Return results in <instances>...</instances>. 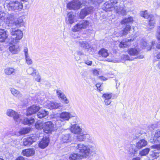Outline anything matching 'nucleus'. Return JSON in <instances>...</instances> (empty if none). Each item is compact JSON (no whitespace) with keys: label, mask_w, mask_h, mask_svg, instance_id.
Listing matches in <instances>:
<instances>
[{"label":"nucleus","mask_w":160,"mask_h":160,"mask_svg":"<svg viewBox=\"0 0 160 160\" xmlns=\"http://www.w3.org/2000/svg\"><path fill=\"white\" fill-rule=\"evenodd\" d=\"M83 158V157L79 153H73L70 155L69 159L70 160H80Z\"/></svg>","instance_id":"27"},{"label":"nucleus","mask_w":160,"mask_h":160,"mask_svg":"<svg viewBox=\"0 0 160 160\" xmlns=\"http://www.w3.org/2000/svg\"><path fill=\"white\" fill-rule=\"evenodd\" d=\"M101 79L103 80H107V78H106L105 77H101Z\"/></svg>","instance_id":"64"},{"label":"nucleus","mask_w":160,"mask_h":160,"mask_svg":"<svg viewBox=\"0 0 160 160\" xmlns=\"http://www.w3.org/2000/svg\"><path fill=\"white\" fill-rule=\"evenodd\" d=\"M4 72L8 75H14L16 73V70L13 68L8 67L4 69Z\"/></svg>","instance_id":"33"},{"label":"nucleus","mask_w":160,"mask_h":160,"mask_svg":"<svg viewBox=\"0 0 160 160\" xmlns=\"http://www.w3.org/2000/svg\"><path fill=\"white\" fill-rule=\"evenodd\" d=\"M86 139L90 143H93L94 142L93 139L88 134H83L77 136V140L80 142L84 141Z\"/></svg>","instance_id":"14"},{"label":"nucleus","mask_w":160,"mask_h":160,"mask_svg":"<svg viewBox=\"0 0 160 160\" xmlns=\"http://www.w3.org/2000/svg\"><path fill=\"white\" fill-rule=\"evenodd\" d=\"M127 52L129 54L132 56L138 55L139 53V51L136 48H129L127 50Z\"/></svg>","instance_id":"31"},{"label":"nucleus","mask_w":160,"mask_h":160,"mask_svg":"<svg viewBox=\"0 0 160 160\" xmlns=\"http://www.w3.org/2000/svg\"><path fill=\"white\" fill-rule=\"evenodd\" d=\"M20 122L24 125H30L33 124L35 122L34 119L32 117L24 118L22 116Z\"/></svg>","instance_id":"18"},{"label":"nucleus","mask_w":160,"mask_h":160,"mask_svg":"<svg viewBox=\"0 0 160 160\" xmlns=\"http://www.w3.org/2000/svg\"><path fill=\"white\" fill-rule=\"evenodd\" d=\"M143 58V56L142 55H140L139 56H138L137 57V58L140 59L142 58Z\"/></svg>","instance_id":"61"},{"label":"nucleus","mask_w":160,"mask_h":160,"mask_svg":"<svg viewBox=\"0 0 160 160\" xmlns=\"http://www.w3.org/2000/svg\"><path fill=\"white\" fill-rule=\"evenodd\" d=\"M91 1L95 4L101 3L103 0H91Z\"/></svg>","instance_id":"52"},{"label":"nucleus","mask_w":160,"mask_h":160,"mask_svg":"<svg viewBox=\"0 0 160 160\" xmlns=\"http://www.w3.org/2000/svg\"><path fill=\"white\" fill-rule=\"evenodd\" d=\"M133 40H134V39L133 40L132 39H126L122 41L119 44L120 48H123L130 46V44L129 43V42H131V41H133Z\"/></svg>","instance_id":"26"},{"label":"nucleus","mask_w":160,"mask_h":160,"mask_svg":"<svg viewBox=\"0 0 160 160\" xmlns=\"http://www.w3.org/2000/svg\"><path fill=\"white\" fill-rule=\"evenodd\" d=\"M153 140L156 141L157 140L158 141H160V130L157 131L156 132Z\"/></svg>","instance_id":"43"},{"label":"nucleus","mask_w":160,"mask_h":160,"mask_svg":"<svg viewBox=\"0 0 160 160\" xmlns=\"http://www.w3.org/2000/svg\"><path fill=\"white\" fill-rule=\"evenodd\" d=\"M44 126V123L42 121H38L36 122L35 124V128L38 130H41L43 129Z\"/></svg>","instance_id":"35"},{"label":"nucleus","mask_w":160,"mask_h":160,"mask_svg":"<svg viewBox=\"0 0 160 160\" xmlns=\"http://www.w3.org/2000/svg\"><path fill=\"white\" fill-rule=\"evenodd\" d=\"M56 92L58 98L60 99H61L65 95L63 92L60 89L56 90Z\"/></svg>","instance_id":"42"},{"label":"nucleus","mask_w":160,"mask_h":160,"mask_svg":"<svg viewBox=\"0 0 160 160\" xmlns=\"http://www.w3.org/2000/svg\"><path fill=\"white\" fill-rule=\"evenodd\" d=\"M26 63L28 65L32 63V60L29 56L25 57Z\"/></svg>","instance_id":"45"},{"label":"nucleus","mask_w":160,"mask_h":160,"mask_svg":"<svg viewBox=\"0 0 160 160\" xmlns=\"http://www.w3.org/2000/svg\"><path fill=\"white\" fill-rule=\"evenodd\" d=\"M8 8L9 10H20L23 8L22 4L20 0L10 1L8 3L6 2Z\"/></svg>","instance_id":"5"},{"label":"nucleus","mask_w":160,"mask_h":160,"mask_svg":"<svg viewBox=\"0 0 160 160\" xmlns=\"http://www.w3.org/2000/svg\"><path fill=\"white\" fill-rule=\"evenodd\" d=\"M27 72L28 74L32 75L33 76H34L37 73L36 70L32 68H29L27 70Z\"/></svg>","instance_id":"40"},{"label":"nucleus","mask_w":160,"mask_h":160,"mask_svg":"<svg viewBox=\"0 0 160 160\" xmlns=\"http://www.w3.org/2000/svg\"><path fill=\"white\" fill-rule=\"evenodd\" d=\"M92 73L94 75L98 76L99 75V71L97 69H94L93 70Z\"/></svg>","instance_id":"54"},{"label":"nucleus","mask_w":160,"mask_h":160,"mask_svg":"<svg viewBox=\"0 0 160 160\" xmlns=\"http://www.w3.org/2000/svg\"><path fill=\"white\" fill-rule=\"evenodd\" d=\"M150 151L149 148H146L140 151L139 154L142 156H146L148 154Z\"/></svg>","instance_id":"41"},{"label":"nucleus","mask_w":160,"mask_h":160,"mask_svg":"<svg viewBox=\"0 0 160 160\" xmlns=\"http://www.w3.org/2000/svg\"><path fill=\"white\" fill-rule=\"evenodd\" d=\"M157 48L160 49V42L157 45Z\"/></svg>","instance_id":"63"},{"label":"nucleus","mask_w":160,"mask_h":160,"mask_svg":"<svg viewBox=\"0 0 160 160\" xmlns=\"http://www.w3.org/2000/svg\"><path fill=\"white\" fill-rule=\"evenodd\" d=\"M72 146L76 147L80 154L84 158H87L89 154L95 151L96 146L94 142L88 144L82 143L72 144Z\"/></svg>","instance_id":"3"},{"label":"nucleus","mask_w":160,"mask_h":160,"mask_svg":"<svg viewBox=\"0 0 160 160\" xmlns=\"http://www.w3.org/2000/svg\"><path fill=\"white\" fill-rule=\"evenodd\" d=\"M10 34L12 35L13 39V42L16 43L18 42L22 38V31L18 28H12L10 30Z\"/></svg>","instance_id":"4"},{"label":"nucleus","mask_w":160,"mask_h":160,"mask_svg":"<svg viewBox=\"0 0 160 160\" xmlns=\"http://www.w3.org/2000/svg\"><path fill=\"white\" fill-rule=\"evenodd\" d=\"M140 15L144 18L149 19L148 24L151 29L154 28L155 24L154 18L152 14H148L147 11H141Z\"/></svg>","instance_id":"6"},{"label":"nucleus","mask_w":160,"mask_h":160,"mask_svg":"<svg viewBox=\"0 0 160 160\" xmlns=\"http://www.w3.org/2000/svg\"><path fill=\"white\" fill-rule=\"evenodd\" d=\"M157 67L158 69L160 70V60L158 62L157 65Z\"/></svg>","instance_id":"59"},{"label":"nucleus","mask_w":160,"mask_h":160,"mask_svg":"<svg viewBox=\"0 0 160 160\" xmlns=\"http://www.w3.org/2000/svg\"><path fill=\"white\" fill-rule=\"evenodd\" d=\"M35 75H36V76H34L35 80L37 82H40L41 80L40 76L37 73Z\"/></svg>","instance_id":"48"},{"label":"nucleus","mask_w":160,"mask_h":160,"mask_svg":"<svg viewBox=\"0 0 160 160\" xmlns=\"http://www.w3.org/2000/svg\"><path fill=\"white\" fill-rule=\"evenodd\" d=\"M132 160H140V158L139 157H137L136 158H133Z\"/></svg>","instance_id":"60"},{"label":"nucleus","mask_w":160,"mask_h":160,"mask_svg":"<svg viewBox=\"0 0 160 160\" xmlns=\"http://www.w3.org/2000/svg\"><path fill=\"white\" fill-rule=\"evenodd\" d=\"M93 11V8L92 7L85 8L81 10L79 17L81 18H83L87 15L92 13Z\"/></svg>","instance_id":"16"},{"label":"nucleus","mask_w":160,"mask_h":160,"mask_svg":"<svg viewBox=\"0 0 160 160\" xmlns=\"http://www.w3.org/2000/svg\"><path fill=\"white\" fill-rule=\"evenodd\" d=\"M10 91L14 97L19 98L22 97V93L18 90L14 88H10Z\"/></svg>","instance_id":"25"},{"label":"nucleus","mask_w":160,"mask_h":160,"mask_svg":"<svg viewBox=\"0 0 160 160\" xmlns=\"http://www.w3.org/2000/svg\"><path fill=\"white\" fill-rule=\"evenodd\" d=\"M80 46L82 48L88 50L89 48V45L86 42L81 41L79 42Z\"/></svg>","instance_id":"37"},{"label":"nucleus","mask_w":160,"mask_h":160,"mask_svg":"<svg viewBox=\"0 0 160 160\" xmlns=\"http://www.w3.org/2000/svg\"><path fill=\"white\" fill-rule=\"evenodd\" d=\"M156 57L158 59H160V52L157 54Z\"/></svg>","instance_id":"62"},{"label":"nucleus","mask_w":160,"mask_h":160,"mask_svg":"<svg viewBox=\"0 0 160 160\" xmlns=\"http://www.w3.org/2000/svg\"><path fill=\"white\" fill-rule=\"evenodd\" d=\"M35 152V151L33 149L30 148L23 150L22 153L23 156L29 157L34 155Z\"/></svg>","instance_id":"20"},{"label":"nucleus","mask_w":160,"mask_h":160,"mask_svg":"<svg viewBox=\"0 0 160 160\" xmlns=\"http://www.w3.org/2000/svg\"><path fill=\"white\" fill-rule=\"evenodd\" d=\"M99 55L104 58H107L109 55L108 50L105 48L101 49L99 52Z\"/></svg>","instance_id":"34"},{"label":"nucleus","mask_w":160,"mask_h":160,"mask_svg":"<svg viewBox=\"0 0 160 160\" xmlns=\"http://www.w3.org/2000/svg\"><path fill=\"white\" fill-rule=\"evenodd\" d=\"M103 8L106 11H110L114 10L117 13L122 15L126 14V10L123 6V0H111L105 3Z\"/></svg>","instance_id":"1"},{"label":"nucleus","mask_w":160,"mask_h":160,"mask_svg":"<svg viewBox=\"0 0 160 160\" xmlns=\"http://www.w3.org/2000/svg\"><path fill=\"white\" fill-rule=\"evenodd\" d=\"M68 17L66 18V22L67 24H72L74 22L75 16L72 12H69L68 14Z\"/></svg>","instance_id":"24"},{"label":"nucleus","mask_w":160,"mask_h":160,"mask_svg":"<svg viewBox=\"0 0 160 160\" xmlns=\"http://www.w3.org/2000/svg\"><path fill=\"white\" fill-rule=\"evenodd\" d=\"M133 21V18L131 17H128V18L124 19L121 22L122 24H126L132 22Z\"/></svg>","instance_id":"39"},{"label":"nucleus","mask_w":160,"mask_h":160,"mask_svg":"<svg viewBox=\"0 0 160 160\" xmlns=\"http://www.w3.org/2000/svg\"><path fill=\"white\" fill-rule=\"evenodd\" d=\"M101 85L102 84L99 83H97L96 85V86L97 87V88L100 91L102 90V89H101V88H100V87H101Z\"/></svg>","instance_id":"55"},{"label":"nucleus","mask_w":160,"mask_h":160,"mask_svg":"<svg viewBox=\"0 0 160 160\" xmlns=\"http://www.w3.org/2000/svg\"><path fill=\"white\" fill-rule=\"evenodd\" d=\"M30 131V128H24L20 129L19 133L21 135H24L28 133Z\"/></svg>","instance_id":"38"},{"label":"nucleus","mask_w":160,"mask_h":160,"mask_svg":"<svg viewBox=\"0 0 160 160\" xmlns=\"http://www.w3.org/2000/svg\"><path fill=\"white\" fill-rule=\"evenodd\" d=\"M0 21L10 26L14 24L17 27H21L23 26L24 24L22 17H20L15 20L13 14L5 13L1 11H0Z\"/></svg>","instance_id":"2"},{"label":"nucleus","mask_w":160,"mask_h":160,"mask_svg":"<svg viewBox=\"0 0 160 160\" xmlns=\"http://www.w3.org/2000/svg\"><path fill=\"white\" fill-rule=\"evenodd\" d=\"M106 61L108 62H111L114 63L118 62V60L114 59V58H112V57L111 58H108Z\"/></svg>","instance_id":"47"},{"label":"nucleus","mask_w":160,"mask_h":160,"mask_svg":"<svg viewBox=\"0 0 160 160\" xmlns=\"http://www.w3.org/2000/svg\"><path fill=\"white\" fill-rule=\"evenodd\" d=\"M156 36L158 39L160 40V27L158 28Z\"/></svg>","instance_id":"50"},{"label":"nucleus","mask_w":160,"mask_h":160,"mask_svg":"<svg viewBox=\"0 0 160 160\" xmlns=\"http://www.w3.org/2000/svg\"><path fill=\"white\" fill-rule=\"evenodd\" d=\"M76 114L73 112H68L66 111L62 112L59 114V118L61 121H68L70 118L74 117Z\"/></svg>","instance_id":"11"},{"label":"nucleus","mask_w":160,"mask_h":160,"mask_svg":"<svg viewBox=\"0 0 160 160\" xmlns=\"http://www.w3.org/2000/svg\"><path fill=\"white\" fill-rule=\"evenodd\" d=\"M131 29V26L129 25H127L124 29L122 30L117 33V36L121 37L124 35H127Z\"/></svg>","instance_id":"22"},{"label":"nucleus","mask_w":160,"mask_h":160,"mask_svg":"<svg viewBox=\"0 0 160 160\" xmlns=\"http://www.w3.org/2000/svg\"><path fill=\"white\" fill-rule=\"evenodd\" d=\"M134 146L133 145H130L128 149V152L130 154H134L136 152L135 149L134 148Z\"/></svg>","instance_id":"44"},{"label":"nucleus","mask_w":160,"mask_h":160,"mask_svg":"<svg viewBox=\"0 0 160 160\" xmlns=\"http://www.w3.org/2000/svg\"><path fill=\"white\" fill-rule=\"evenodd\" d=\"M147 144V142L144 139H142L138 141L136 144V147L139 149L145 146Z\"/></svg>","instance_id":"29"},{"label":"nucleus","mask_w":160,"mask_h":160,"mask_svg":"<svg viewBox=\"0 0 160 160\" xmlns=\"http://www.w3.org/2000/svg\"><path fill=\"white\" fill-rule=\"evenodd\" d=\"M61 99L62 100L64 103L68 104L69 103V100L67 98L65 95Z\"/></svg>","instance_id":"49"},{"label":"nucleus","mask_w":160,"mask_h":160,"mask_svg":"<svg viewBox=\"0 0 160 160\" xmlns=\"http://www.w3.org/2000/svg\"><path fill=\"white\" fill-rule=\"evenodd\" d=\"M70 129L71 132L74 133L79 134L82 132V129L77 124L72 125Z\"/></svg>","instance_id":"23"},{"label":"nucleus","mask_w":160,"mask_h":160,"mask_svg":"<svg viewBox=\"0 0 160 160\" xmlns=\"http://www.w3.org/2000/svg\"><path fill=\"white\" fill-rule=\"evenodd\" d=\"M49 139L48 137H43L39 144L40 148H44L47 147L49 142Z\"/></svg>","instance_id":"21"},{"label":"nucleus","mask_w":160,"mask_h":160,"mask_svg":"<svg viewBox=\"0 0 160 160\" xmlns=\"http://www.w3.org/2000/svg\"><path fill=\"white\" fill-rule=\"evenodd\" d=\"M23 52L25 57L29 56L28 53V50L27 47H25L24 48Z\"/></svg>","instance_id":"51"},{"label":"nucleus","mask_w":160,"mask_h":160,"mask_svg":"<svg viewBox=\"0 0 160 160\" xmlns=\"http://www.w3.org/2000/svg\"><path fill=\"white\" fill-rule=\"evenodd\" d=\"M151 147L152 148H155L158 150H160V144L152 146Z\"/></svg>","instance_id":"53"},{"label":"nucleus","mask_w":160,"mask_h":160,"mask_svg":"<svg viewBox=\"0 0 160 160\" xmlns=\"http://www.w3.org/2000/svg\"><path fill=\"white\" fill-rule=\"evenodd\" d=\"M154 6L156 8H158L160 6V3L158 2H154Z\"/></svg>","instance_id":"56"},{"label":"nucleus","mask_w":160,"mask_h":160,"mask_svg":"<svg viewBox=\"0 0 160 160\" xmlns=\"http://www.w3.org/2000/svg\"><path fill=\"white\" fill-rule=\"evenodd\" d=\"M121 62H123L126 60H130V58L128 55H123L121 57Z\"/></svg>","instance_id":"46"},{"label":"nucleus","mask_w":160,"mask_h":160,"mask_svg":"<svg viewBox=\"0 0 160 160\" xmlns=\"http://www.w3.org/2000/svg\"><path fill=\"white\" fill-rule=\"evenodd\" d=\"M15 160H25L24 158L23 157H19Z\"/></svg>","instance_id":"58"},{"label":"nucleus","mask_w":160,"mask_h":160,"mask_svg":"<svg viewBox=\"0 0 160 160\" xmlns=\"http://www.w3.org/2000/svg\"><path fill=\"white\" fill-rule=\"evenodd\" d=\"M48 114V112L43 110L39 112L37 114V116L38 118H42L45 117Z\"/></svg>","instance_id":"36"},{"label":"nucleus","mask_w":160,"mask_h":160,"mask_svg":"<svg viewBox=\"0 0 160 160\" xmlns=\"http://www.w3.org/2000/svg\"><path fill=\"white\" fill-rule=\"evenodd\" d=\"M115 95L111 92L104 93L102 95V98L106 105H110L112 102V99L114 98Z\"/></svg>","instance_id":"10"},{"label":"nucleus","mask_w":160,"mask_h":160,"mask_svg":"<svg viewBox=\"0 0 160 160\" xmlns=\"http://www.w3.org/2000/svg\"><path fill=\"white\" fill-rule=\"evenodd\" d=\"M54 124L51 122H47L44 123L43 131L46 133L51 132L53 130Z\"/></svg>","instance_id":"17"},{"label":"nucleus","mask_w":160,"mask_h":160,"mask_svg":"<svg viewBox=\"0 0 160 160\" xmlns=\"http://www.w3.org/2000/svg\"><path fill=\"white\" fill-rule=\"evenodd\" d=\"M60 103H57L53 101H47L45 103L44 106L50 109H57L62 107Z\"/></svg>","instance_id":"12"},{"label":"nucleus","mask_w":160,"mask_h":160,"mask_svg":"<svg viewBox=\"0 0 160 160\" xmlns=\"http://www.w3.org/2000/svg\"><path fill=\"white\" fill-rule=\"evenodd\" d=\"M6 114L9 117H13L15 121L18 123L20 122L22 117L14 110L12 109L7 110Z\"/></svg>","instance_id":"8"},{"label":"nucleus","mask_w":160,"mask_h":160,"mask_svg":"<svg viewBox=\"0 0 160 160\" xmlns=\"http://www.w3.org/2000/svg\"><path fill=\"white\" fill-rule=\"evenodd\" d=\"M9 50L12 53L16 54L20 51V48L18 45H13L9 47Z\"/></svg>","instance_id":"19"},{"label":"nucleus","mask_w":160,"mask_h":160,"mask_svg":"<svg viewBox=\"0 0 160 160\" xmlns=\"http://www.w3.org/2000/svg\"><path fill=\"white\" fill-rule=\"evenodd\" d=\"M155 43V41H152L150 42V45L149 44V46L147 45V42L143 40L141 43V45L142 46V48L144 49L146 48L147 50H149L151 49L152 46Z\"/></svg>","instance_id":"30"},{"label":"nucleus","mask_w":160,"mask_h":160,"mask_svg":"<svg viewBox=\"0 0 160 160\" xmlns=\"http://www.w3.org/2000/svg\"><path fill=\"white\" fill-rule=\"evenodd\" d=\"M42 108L41 105H39L38 104L33 105L28 108L27 111V115H30L35 113Z\"/></svg>","instance_id":"13"},{"label":"nucleus","mask_w":160,"mask_h":160,"mask_svg":"<svg viewBox=\"0 0 160 160\" xmlns=\"http://www.w3.org/2000/svg\"><path fill=\"white\" fill-rule=\"evenodd\" d=\"M82 2L79 0H73L67 4V7L69 9L78 10L82 7Z\"/></svg>","instance_id":"9"},{"label":"nucleus","mask_w":160,"mask_h":160,"mask_svg":"<svg viewBox=\"0 0 160 160\" xmlns=\"http://www.w3.org/2000/svg\"><path fill=\"white\" fill-rule=\"evenodd\" d=\"M89 24V22L87 20H82L79 22L77 24L73 27L72 28L74 32L78 31L82 29L86 28Z\"/></svg>","instance_id":"7"},{"label":"nucleus","mask_w":160,"mask_h":160,"mask_svg":"<svg viewBox=\"0 0 160 160\" xmlns=\"http://www.w3.org/2000/svg\"><path fill=\"white\" fill-rule=\"evenodd\" d=\"M8 38V34L4 29H0V42H3Z\"/></svg>","instance_id":"28"},{"label":"nucleus","mask_w":160,"mask_h":160,"mask_svg":"<svg viewBox=\"0 0 160 160\" xmlns=\"http://www.w3.org/2000/svg\"><path fill=\"white\" fill-rule=\"evenodd\" d=\"M61 142L62 143H68L71 141V139L69 134H66L63 135L61 137Z\"/></svg>","instance_id":"32"},{"label":"nucleus","mask_w":160,"mask_h":160,"mask_svg":"<svg viewBox=\"0 0 160 160\" xmlns=\"http://www.w3.org/2000/svg\"><path fill=\"white\" fill-rule=\"evenodd\" d=\"M38 137L35 136L28 137L25 138L23 140V145L26 146H28L31 145L33 142H35L38 139Z\"/></svg>","instance_id":"15"},{"label":"nucleus","mask_w":160,"mask_h":160,"mask_svg":"<svg viewBox=\"0 0 160 160\" xmlns=\"http://www.w3.org/2000/svg\"><path fill=\"white\" fill-rule=\"evenodd\" d=\"M85 62L86 64L88 65H91L92 64V62L88 60L85 61Z\"/></svg>","instance_id":"57"}]
</instances>
